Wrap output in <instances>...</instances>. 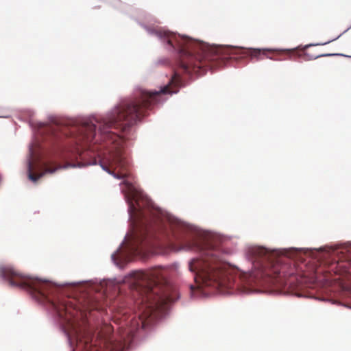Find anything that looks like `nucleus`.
Here are the masks:
<instances>
[{"label":"nucleus","instance_id":"f257e3e1","mask_svg":"<svg viewBox=\"0 0 351 351\" xmlns=\"http://www.w3.org/2000/svg\"><path fill=\"white\" fill-rule=\"evenodd\" d=\"M157 38L169 58L156 64L171 69L170 77L158 90L136 86L132 94L121 97L104 113L66 117L48 114L47 121H33L34 110H21L18 118L28 123L32 139L25 163L28 179L34 184L45 174L59 169L84 168L99 165L108 174L115 169L125 171L132 162L131 147L136 138L134 126L162 105L196 77L241 62V47L210 44L173 31H145Z\"/></svg>","mask_w":351,"mask_h":351},{"label":"nucleus","instance_id":"f03ea898","mask_svg":"<svg viewBox=\"0 0 351 351\" xmlns=\"http://www.w3.org/2000/svg\"><path fill=\"white\" fill-rule=\"evenodd\" d=\"M230 237L220 234V293H254L265 288L285 289V294L310 297L298 293L305 287H317L326 296L320 301L351 309L342 300L351 298V241L322 245L318 248H271L262 245H247L244 250L246 261L252 265L247 271L225 260L231 253L228 247Z\"/></svg>","mask_w":351,"mask_h":351},{"label":"nucleus","instance_id":"7ed1b4c3","mask_svg":"<svg viewBox=\"0 0 351 351\" xmlns=\"http://www.w3.org/2000/svg\"><path fill=\"white\" fill-rule=\"evenodd\" d=\"M304 56H306V60H313L322 57H332V56H344L347 58H351V56L345 55L340 53H322L317 56H313L309 54L307 52L304 53Z\"/></svg>","mask_w":351,"mask_h":351},{"label":"nucleus","instance_id":"20e7f679","mask_svg":"<svg viewBox=\"0 0 351 351\" xmlns=\"http://www.w3.org/2000/svg\"><path fill=\"white\" fill-rule=\"evenodd\" d=\"M351 28V25L350 27H348L346 30H344L341 34H340L339 36H337L336 38H334L331 40H329L326 42H324V43H309V44H307L304 46H303V48L304 49H306L311 47H314V46H319V45H328L336 40H337L339 38H340L343 34H345L346 32H348L350 29Z\"/></svg>","mask_w":351,"mask_h":351},{"label":"nucleus","instance_id":"39448f33","mask_svg":"<svg viewBox=\"0 0 351 351\" xmlns=\"http://www.w3.org/2000/svg\"><path fill=\"white\" fill-rule=\"evenodd\" d=\"M10 115L5 112V110L0 108V118H10Z\"/></svg>","mask_w":351,"mask_h":351},{"label":"nucleus","instance_id":"423d86ee","mask_svg":"<svg viewBox=\"0 0 351 351\" xmlns=\"http://www.w3.org/2000/svg\"><path fill=\"white\" fill-rule=\"evenodd\" d=\"M114 178L117 180H121L123 178V174L120 173H115L112 171V174H111Z\"/></svg>","mask_w":351,"mask_h":351},{"label":"nucleus","instance_id":"0eeeda50","mask_svg":"<svg viewBox=\"0 0 351 351\" xmlns=\"http://www.w3.org/2000/svg\"><path fill=\"white\" fill-rule=\"evenodd\" d=\"M127 282H129L130 284H133V285H138L139 286H141L143 287V285H141L144 281H126Z\"/></svg>","mask_w":351,"mask_h":351},{"label":"nucleus","instance_id":"6e6552de","mask_svg":"<svg viewBox=\"0 0 351 351\" xmlns=\"http://www.w3.org/2000/svg\"><path fill=\"white\" fill-rule=\"evenodd\" d=\"M267 58L269 59V60H282L281 59H277V58H274L273 56H269V55H267L266 56Z\"/></svg>","mask_w":351,"mask_h":351},{"label":"nucleus","instance_id":"1a4fd4ad","mask_svg":"<svg viewBox=\"0 0 351 351\" xmlns=\"http://www.w3.org/2000/svg\"><path fill=\"white\" fill-rule=\"evenodd\" d=\"M108 281L110 282V285H114L116 283V278L114 279H109Z\"/></svg>","mask_w":351,"mask_h":351},{"label":"nucleus","instance_id":"9d476101","mask_svg":"<svg viewBox=\"0 0 351 351\" xmlns=\"http://www.w3.org/2000/svg\"><path fill=\"white\" fill-rule=\"evenodd\" d=\"M92 309L93 310H99V307L97 306V304H93V306H91Z\"/></svg>","mask_w":351,"mask_h":351},{"label":"nucleus","instance_id":"9b49d317","mask_svg":"<svg viewBox=\"0 0 351 351\" xmlns=\"http://www.w3.org/2000/svg\"><path fill=\"white\" fill-rule=\"evenodd\" d=\"M105 280H100V284H101V286H103V281H104Z\"/></svg>","mask_w":351,"mask_h":351}]
</instances>
